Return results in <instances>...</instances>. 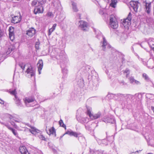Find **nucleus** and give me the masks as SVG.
<instances>
[{
  "label": "nucleus",
  "instance_id": "nucleus-1",
  "mask_svg": "<svg viewBox=\"0 0 154 154\" xmlns=\"http://www.w3.org/2000/svg\"><path fill=\"white\" fill-rule=\"evenodd\" d=\"M96 35V37L99 40H102L100 42V45L102 50L106 51L107 49L111 48V46L109 44L105 37L103 35L101 32L98 30H94Z\"/></svg>",
  "mask_w": 154,
  "mask_h": 154
},
{
  "label": "nucleus",
  "instance_id": "nucleus-2",
  "mask_svg": "<svg viewBox=\"0 0 154 154\" xmlns=\"http://www.w3.org/2000/svg\"><path fill=\"white\" fill-rule=\"evenodd\" d=\"M90 67L89 66H87L86 67L83 66L82 67V69L84 70L85 71L84 72L85 73L87 72L90 75H91L92 80L95 81V82L96 81L97 82H96V85H97L98 83V78L96 77V76H94V75H92L93 74L96 75V73L94 70L92 69V70H90Z\"/></svg>",
  "mask_w": 154,
  "mask_h": 154
},
{
  "label": "nucleus",
  "instance_id": "nucleus-3",
  "mask_svg": "<svg viewBox=\"0 0 154 154\" xmlns=\"http://www.w3.org/2000/svg\"><path fill=\"white\" fill-rule=\"evenodd\" d=\"M46 0H42L41 2L38 3V6L35 7L34 13L36 14H37L42 13L44 11L43 5L46 2Z\"/></svg>",
  "mask_w": 154,
  "mask_h": 154
},
{
  "label": "nucleus",
  "instance_id": "nucleus-4",
  "mask_svg": "<svg viewBox=\"0 0 154 154\" xmlns=\"http://www.w3.org/2000/svg\"><path fill=\"white\" fill-rule=\"evenodd\" d=\"M26 125L31 128L30 129H29V131L32 134L35 135L36 136H38L41 140H45V137L42 134H38L39 130L36 128L35 127L31 126L29 125L26 124Z\"/></svg>",
  "mask_w": 154,
  "mask_h": 154
},
{
  "label": "nucleus",
  "instance_id": "nucleus-5",
  "mask_svg": "<svg viewBox=\"0 0 154 154\" xmlns=\"http://www.w3.org/2000/svg\"><path fill=\"white\" fill-rule=\"evenodd\" d=\"M79 28L84 32L88 31V23L84 20H80L78 23Z\"/></svg>",
  "mask_w": 154,
  "mask_h": 154
},
{
  "label": "nucleus",
  "instance_id": "nucleus-6",
  "mask_svg": "<svg viewBox=\"0 0 154 154\" xmlns=\"http://www.w3.org/2000/svg\"><path fill=\"white\" fill-rule=\"evenodd\" d=\"M109 25L113 29H116L118 27V23L115 16L110 15L109 16Z\"/></svg>",
  "mask_w": 154,
  "mask_h": 154
},
{
  "label": "nucleus",
  "instance_id": "nucleus-7",
  "mask_svg": "<svg viewBox=\"0 0 154 154\" xmlns=\"http://www.w3.org/2000/svg\"><path fill=\"white\" fill-rule=\"evenodd\" d=\"M66 134H68L70 136H73L75 137H78V140H79V137H82L81 136V134L80 133H77L76 132H74L71 130H67V131L63 135L60 137V139H61Z\"/></svg>",
  "mask_w": 154,
  "mask_h": 154
},
{
  "label": "nucleus",
  "instance_id": "nucleus-8",
  "mask_svg": "<svg viewBox=\"0 0 154 154\" xmlns=\"http://www.w3.org/2000/svg\"><path fill=\"white\" fill-rule=\"evenodd\" d=\"M91 108H87V114L92 119H95L99 118L101 115V113L100 112H98L97 113L92 114L91 113Z\"/></svg>",
  "mask_w": 154,
  "mask_h": 154
},
{
  "label": "nucleus",
  "instance_id": "nucleus-9",
  "mask_svg": "<svg viewBox=\"0 0 154 154\" xmlns=\"http://www.w3.org/2000/svg\"><path fill=\"white\" fill-rule=\"evenodd\" d=\"M108 96L109 98L114 99L115 100H122L124 99L125 94H108Z\"/></svg>",
  "mask_w": 154,
  "mask_h": 154
},
{
  "label": "nucleus",
  "instance_id": "nucleus-10",
  "mask_svg": "<svg viewBox=\"0 0 154 154\" xmlns=\"http://www.w3.org/2000/svg\"><path fill=\"white\" fill-rule=\"evenodd\" d=\"M131 14L130 12L127 18L124 19L122 23V24L125 28L128 27V26L131 24V20L132 19Z\"/></svg>",
  "mask_w": 154,
  "mask_h": 154
},
{
  "label": "nucleus",
  "instance_id": "nucleus-11",
  "mask_svg": "<svg viewBox=\"0 0 154 154\" xmlns=\"http://www.w3.org/2000/svg\"><path fill=\"white\" fill-rule=\"evenodd\" d=\"M145 138L149 145L154 146V133L146 136Z\"/></svg>",
  "mask_w": 154,
  "mask_h": 154
},
{
  "label": "nucleus",
  "instance_id": "nucleus-12",
  "mask_svg": "<svg viewBox=\"0 0 154 154\" xmlns=\"http://www.w3.org/2000/svg\"><path fill=\"white\" fill-rule=\"evenodd\" d=\"M144 10L147 14H149L151 11V3L147 2L146 1L143 2Z\"/></svg>",
  "mask_w": 154,
  "mask_h": 154
},
{
  "label": "nucleus",
  "instance_id": "nucleus-13",
  "mask_svg": "<svg viewBox=\"0 0 154 154\" xmlns=\"http://www.w3.org/2000/svg\"><path fill=\"white\" fill-rule=\"evenodd\" d=\"M103 122L105 123H109L111 124H113L115 122V120L112 116L110 117L105 116L102 119Z\"/></svg>",
  "mask_w": 154,
  "mask_h": 154
},
{
  "label": "nucleus",
  "instance_id": "nucleus-14",
  "mask_svg": "<svg viewBox=\"0 0 154 154\" xmlns=\"http://www.w3.org/2000/svg\"><path fill=\"white\" fill-rule=\"evenodd\" d=\"M26 72L27 73V76L29 77V75L31 77H34L35 70L31 66H29L27 69Z\"/></svg>",
  "mask_w": 154,
  "mask_h": 154
},
{
  "label": "nucleus",
  "instance_id": "nucleus-15",
  "mask_svg": "<svg viewBox=\"0 0 154 154\" xmlns=\"http://www.w3.org/2000/svg\"><path fill=\"white\" fill-rule=\"evenodd\" d=\"M52 4L57 10L62 8L61 5L59 0H53L52 1Z\"/></svg>",
  "mask_w": 154,
  "mask_h": 154
},
{
  "label": "nucleus",
  "instance_id": "nucleus-16",
  "mask_svg": "<svg viewBox=\"0 0 154 154\" xmlns=\"http://www.w3.org/2000/svg\"><path fill=\"white\" fill-rule=\"evenodd\" d=\"M36 30L33 28H31L26 31V34L28 35L29 38L32 37L36 33Z\"/></svg>",
  "mask_w": 154,
  "mask_h": 154
},
{
  "label": "nucleus",
  "instance_id": "nucleus-17",
  "mask_svg": "<svg viewBox=\"0 0 154 154\" xmlns=\"http://www.w3.org/2000/svg\"><path fill=\"white\" fill-rule=\"evenodd\" d=\"M139 2L138 1H131L130 2V5L132 8L134 10L137 12L139 7Z\"/></svg>",
  "mask_w": 154,
  "mask_h": 154
},
{
  "label": "nucleus",
  "instance_id": "nucleus-18",
  "mask_svg": "<svg viewBox=\"0 0 154 154\" xmlns=\"http://www.w3.org/2000/svg\"><path fill=\"white\" fill-rule=\"evenodd\" d=\"M21 20V17L19 14V16H15L12 17L11 20V22L12 23H17L20 22Z\"/></svg>",
  "mask_w": 154,
  "mask_h": 154
},
{
  "label": "nucleus",
  "instance_id": "nucleus-19",
  "mask_svg": "<svg viewBox=\"0 0 154 154\" xmlns=\"http://www.w3.org/2000/svg\"><path fill=\"white\" fill-rule=\"evenodd\" d=\"M79 90H74L71 94L70 100H76L78 98Z\"/></svg>",
  "mask_w": 154,
  "mask_h": 154
},
{
  "label": "nucleus",
  "instance_id": "nucleus-20",
  "mask_svg": "<svg viewBox=\"0 0 154 154\" xmlns=\"http://www.w3.org/2000/svg\"><path fill=\"white\" fill-rule=\"evenodd\" d=\"M38 66V73L39 74H41V70L43 66V62L42 60H39L37 63Z\"/></svg>",
  "mask_w": 154,
  "mask_h": 154
},
{
  "label": "nucleus",
  "instance_id": "nucleus-21",
  "mask_svg": "<svg viewBox=\"0 0 154 154\" xmlns=\"http://www.w3.org/2000/svg\"><path fill=\"white\" fill-rule=\"evenodd\" d=\"M5 126H6L8 129L11 131L13 134L17 137L18 138V133L17 132V131L13 128L10 127L9 125H5Z\"/></svg>",
  "mask_w": 154,
  "mask_h": 154
},
{
  "label": "nucleus",
  "instance_id": "nucleus-22",
  "mask_svg": "<svg viewBox=\"0 0 154 154\" xmlns=\"http://www.w3.org/2000/svg\"><path fill=\"white\" fill-rule=\"evenodd\" d=\"M146 21L149 26L153 28H154V20L151 17H149L146 20Z\"/></svg>",
  "mask_w": 154,
  "mask_h": 154
},
{
  "label": "nucleus",
  "instance_id": "nucleus-23",
  "mask_svg": "<svg viewBox=\"0 0 154 154\" xmlns=\"http://www.w3.org/2000/svg\"><path fill=\"white\" fill-rule=\"evenodd\" d=\"M19 150L22 154H29L24 146H20L19 148Z\"/></svg>",
  "mask_w": 154,
  "mask_h": 154
},
{
  "label": "nucleus",
  "instance_id": "nucleus-24",
  "mask_svg": "<svg viewBox=\"0 0 154 154\" xmlns=\"http://www.w3.org/2000/svg\"><path fill=\"white\" fill-rule=\"evenodd\" d=\"M15 49V47L14 44L10 45L8 47V50L6 52L7 54H9L13 51Z\"/></svg>",
  "mask_w": 154,
  "mask_h": 154
},
{
  "label": "nucleus",
  "instance_id": "nucleus-25",
  "mask_svg": "<svg viewBox=\"0 0 154 154\" xmlns=\"http://www.w3.org/2000/svg\"><path fill=\"white\" fill-rule=\"evenodd\" d=\"M34 100V99L32 97H26L23 99V100L26 105L27 106H28V103L33 102Z\"/></svg>",
  "mask_w": 154,
  "mask_h": 154
},
{
  "label": "nucleus",
  "instance_id": "nucleus-26",
  "mask_svg": "<svg viewBox=\"0 0 154 154\" xmlns=\"http://www.w3.org/2000/svg\"><path fill=\"white\" fill-rule=\"evenodd\" d=\"M48 131V132H47V133L49 135H54V137L56 136L55 130L53 127L49 129Z\"/></svg>",
  "mask_w": 154,
  "mask_h": 154
},
{
  "label": "nucleus",
  "instance_id": "nucleus-27",
  "mask_svg": "<svg viewBox=\"0 0 154 154\" xmlns=\"http://www.w3.org/2000/svg\"><path fill=\"white\" fill-rule=\"evenodd\" d=\"M64 52L62 51H61L59 54H57L56 57L57 59H62L64 56Z\"/></svg>",
  "mask_w": 154,
  "mask_h": 154
},
{
  "label": "nucleus",
  "instance_id": "nucleus-28",
  "mask_svg": "<svg viewBox=\"0 0 154 154\" xmlns=\"http://www.w3.org/2000/svg\"><path fill=\"white\" fill-rule=\"evenodd\" d=\"M76 81L77 82V84L78 85V87L77 90H78L80 88V87L83 84V79L81 78L79 79H76Z\"/></svg>",
  "mask_w": 154,
  "mask_h": 154
},
{
  "label": "nucleus",
  "instance_id": "nucleus-29",
  "mask_svg": "<svg viewBox=\"0 0 154 154\" xmlns=\"http://www.w3.org/2000/svg\"><path fill=\"white\" fill-rule=\"evenodd\" d=\"M79 122L82 124L86 123L89 121V119L87 118H82L79 120Z\"/></svg>",
  "mask_w": 154,
  "mask_h": 154
},
{
  "label": "nucleus",
  "instance_id": "nucleus-30",
  "mask_svg": "<svg viewBox=\"0 0 154 154\" xmlns=\"http://www.w3.org/2000/svg\"><path fill=\"white\" fill-rule=\"evenodd\" d=\"M14 100L15 101V103L18 106H22V104L20 102V100L17 97H15Z\"/></svg>",
  "mask_w": 154,
  "mask_h": 154
},
{
  "label": "nucleus",
  "instance_id": "nucleus-31",
  "mask_svg": "<svg viewBox=\"0 0 154 154\" xmlns=\"http://www.w3.org/2000/svg\"><path fill=\"white\" fill-rule=\"evenodd\" d=\"M11 27H10L9 29V37L10 40L11 41H13L14 38V34L13 31H11Z\"/></svg>",
  "mask_w": 154,
  "mask_h": 154
},
{
  "label": "nucleus",
  "instance_id": "nucleus-32",
  "mask_svg": "<svg viewBox=\"0 0 154 154\" xmlns=\"http://www.w3.org/2000/svg\"><path fill=\"white\" fill-rule=\"evenodd\" d=\"M57 26V24L55 23L53 24L52 27L49 29L48 35H50L51 33L54 30Z\"/></svg>",
  "mask_w": 154,
  "mask_h": 154
},
{
  "label": "nucleus",
  "instance_id": "nucleus-33",
  "mask_svg": "<svg viewBox=\"0 0 154 154\" xmlns=\"http://www.w3.org/2000/svg\"><path fill=\"white\" fill-rule=\"evenodd\" d=\"M149 47L153 49L154 48V39H149L148 42Z\"/></svg>",
  "mask_w": 154,
  "mask_h": 154
},
{
  "label": "nucleus",
  "instance_id": "nucleus-34",
  "mask_svg": "<svg viewBox=\"0 0 154 154\" xmlns=\"http://www.w3.org/2000/svg\"><path fill=\"white\" fill-rule=\"evenodd\" d=\"M72 9L74 12H77L78 11V9L77 7V4L73 2H72Z\"/></svg>",
  "mask_w": 154,
  "mask_h": 154
},
{
  "label": "nucleus",
  "instance_id": "nucleus-35",
  "mask_svg": "<svg viewBox=\"0 0 154 154\" xmlns=\"http://www.w3.org/2000/svg\"><path fill=\"white\" fill-rule=\"evenodd\" d=\"M41 1H38L37 0H33L31 3V5L32 6H38L39 2H41Z\"/></svg>",
  "mask_w": 154,
  "mask_h": 154
},
{
  "label": "nucleus",
  "instance_id": "nucleus-36",
  "mask_svg": "<svg viewBox=\"0 0 154 154\" xmlns=\"http://www.w3.org/2000/svg\"><path fill=\"white\" fill-rule=\"evenodd\" d=\"M133 96L130 94H125L124 99L127 100H128L133 98Z\"/></svg>",
  "mask_w": 154,
  "mask_h": 154
},
{
  "label": "nucleus",
  "instance_id": "nucleus-37",
  "mask_svg": "<svg viewBox=\"0 0 154 154\" xmlns=\"http://www.w3.org/2000/svg\"><path fill=\"white\" fill-rule=\"evenodd\" d=\"M143 77L146 81H149L154 86L152 82L149 79L147 74L145 73H144L143 74Z\"/></svg>",
  "mask_w": 154,
  "mask_h": 154
},
{
  "label": "nucleus",
  "instance_id": "nucleus-38",
  "mask_svg": "<svg viewBox=\"0 0 154 154\" xmlns=\"http://www.w3.org/2000/svg\"><path fill=\"white\" fill-rule=\"evenodd\" d=\"M146 97L152 100V101H153V100L154 99V95L152 94H146Z\"/></svg>",
  "mask_w": 154,
  "mask_h": 154
},
{
  "label": "nucleus",
  "instance_id": "nucleus-39",
  "mask_svg": "<svg viewBox=\"0 0 154 154\" xmlns=\"http://www.w3.org/2000/svg\"><path fill=\"white\" fill-rule=\"evenodd\" d=\"M117 1L116 0H111V2L110 4V6L113 8L116 7Z\"/></svg>",
  "mask_w": 154,
  "mask_h": 154
},
{
  "label": "nucleus",
  "instance_id": "nucleus-40",
  "mask_svg": "<svg viewBox=\"0 0 154 154\" xmlns=\"http://www.w3.org/2000/svg\"><path fill=\"white\" fill-rule=\"evenodd\" d=\"M68 70L66 68H64L62 69V71L63 75V76L62 78H64L65 77V76L67 75L68 73Z\"/></svg>",
  "mask_w": 154,
  "mask_h": 154
},
{
  "label": "nucleus",
  "instance_id": "nucleus-41",
  "mask_svg": "<svg viewBox=\"0 0 154 154\" xmlns=\"http://www.w3.org/2000/svg\"><path fill=\"white\" fill-rule=\"evenodd\" d=\"M5 116L6 117H7L8 118H9L10 119H11L13 118V120H14L15 122H20V121L19 120H16L14 119V118L11 115L9 114H6L5 115Z\"/></svg>",
  "mask_w": 154,
  "mask_h": 154
},
{
  "label": "nucleus",
  "instance_id": "nucleus-42",
  "mask_svg": "<svg viewBox=\"0 0 154 154\" xmlns=\"http://www.w3.org/2000/svg\"><path fill=\"white\" fill-rule=\"evenodd\" d=\"M9 92L10 94L12 95H14V96L15 97H17V92L16 90V89H14L13 90H10L9 91Z\"/></svg>",
  "mask_w": 154,
  "mask_h": 154
},
{
  "label": "nucleus",
  "instance_id": "nucleus-43",
  "mask_svg": "<svg viewBox=\"0 0 154 154\" xmlns=\"http://www.w3.org/2000/svg\"><path fill=\"white\" fill-rule=\"evenodd\" d=\"M59 124L60 126L64 128L65 129H66V125L64 124L63 120L61 119H60L59 121Z\"/></svg>",
  "mask_w": 154,
  "mask_h": 154
},
{
  "label": "nucleus",
  "instance_id": "nucleus-44",
  "mask_svg": "<svg viewBox=\"0 0 154 154\" xmlns=\"http://www.w3.org/2000/svg\"><path fill=\"white\" fill-rule=\"evenodd\" d=\"M123 72L124 74L126 75V77H127L128 75L130 74V71L127 68Z\"/></svg>",
  "mask_w": 154,
  "mask_h": 154
},
{
  "label": "nucleus",
  "instance_id": "nucleus-45",
  "mask_svg": "<svg viewBox=\"0 0 154 154\" xmlns=\"http://www.w3.org/2000/svg\"><path fill=\"white\" fill-rule=\"evenodd\" d=\"M19 65L20 68L22 69L23 71L24 70L25 65L24 63H19Z\"/></svg>",
  "mask_w": 154,
  "mask_h": 154
},
{
  "label": "nucleus",
  "instance_id": "nucleus-46",
  "mask_svg": "<svg viewBox=\"0 0 154 154\" xmlns=\"http://www.w3.org/2000/svg\"><path fill=\"white\" fill-rule=\"evenodd\" d=\"M129 80L131 83L133 84L134 83L135 79L133 77H131L129 78Z\"/></svg>",
  "mask_w": 154,
  "mask_h": 154
},
{
  "label": "nucleus",
  "instance_id": "nucleus-47",
  "mask_svg": "<svg viewBox=\"0 0 154 154\" xmlns=\"http://www.w3.org/2000/svg\"><path fill=\"white\" fill-rule=\"evenodd\" d=\"M40 44V43L39 41L38 42H36L35 43V47L36 49L38 50L39 49Z\"/></svg>",
  "mask_w": 154,
  "mask_h": 154
},
{
  "label": "nucleus",
  "instance_id": "nucleus-48",
  "mask_svg": "<svg viewBox=\"0 0 154 154\" xmlns=\"http://www.w3.org/2000/svg\"><path fill=\"white\" fill-rule=\"evenodd\" d=\"M47 15L50 17H54V14L51 12H48L47 14Z\"/></svg>",
  "mask_w": 154,
  "mask_h": 154
},
{
  "label": "nucleus",
  "instance_id": "nucleus-49",
  "mask_svg": "<svg viewBox=\"0 0 154 154\" xmlns=\"http://www.w3.org/2000/svg\"><path fill=\"white\" fill-rule=\"evenodd\" d=\"M96 140L97 142H98V143L99 144H102V140H101L99 138H97L96 137H95Z\"/></svg>",
  "mask_w": 154,
  "mask_h": 154
},
{
  "label": "nucleus",
  "instance_id": "nucleus-50",
  "mask_svg": "<svg viewBox=\"0 0 154 154\" xmlns=\"http://www.w3.org/2000/svg\"><path fill=\"white\" fill-rule=\"evenodd\" d=\"M133 85H140L141 84L140 82V81H138L136 80L134 81V83Z\"/></svg>",
  "mask_w": 154,
  "mask_h": 154
},
{
  "label": "nucleus",
  "instance_id": "nucleus-51",
  "mask_svg": "<svg viewBox=\"0 0 154 154\" xmlns=\"http://www.w3.org/2000/svg\"><path fill=\"white\" fill-rule=\"evenodd\" d=\"M101 142L102 144H104L105 145L107 144V140L105 139H102Z\"/></svg>",
  "mask_w": 154,
  "mask_h": 154
},
{
  "label": "nucleus",
  "instance_id": "nucleus-52",
  "mask_svg": "<svg viewBox=\"0 0 154 154\" xmlns=\"http://www.w3.org/2000/svg\"><path fill=\"white\" fill-rule=\"evenodd\" d=\"M142 62L143 64L145 66H146L147 65V62L146 60L142 59Z\"/></svg>",
  "mask_w": 154,
  "mask_h": 154
},
{
  "label": "nucleus",
  "instance_id": "nucleus-53",
  "mask_svg": "<svg viewBox=\"0 0 154 154\" xmlns=\"http://www.w3.org/2000/svg\"><path fill=\"white\" fill-rule=\"evenodd\" d=\"M120 83L122 85H125L126 84V83L123 81H122L120 82Z\"/></svg>",
  "mask_w": 154,
  "mask_h": 154
},
{
  "label": "nucleus",
  "instance_id": "nucleus-54",
  "mask_svg": "<svg viewBox=\"0 0 154 154\" xmlns=\"http://www.w3.org/2000/svg\"><path fill=\"white\" fill-rule=\"evenodd\" d=\"M3 57L2 55L0 54V63L3 61Z\"/></svg>",
  "mask_w": 154,
  "mask_h": 154
},
{
  "label": "nucleus",
  "instance_id": "nucleus-55",
  "mask_svg": "<svg viewBox=\"0 0 154 154\" xmlns=\"http://www.w3.org/2000/svg\"><path fill=\"white\" fill-rule=\"evenodd\" d=\"M85 127L86 129L88 130H90L91 128L90 127H89L87 125H85Z\"/></svg>",
  "mask_w": 154,
  "mask_h": 154
},
{
  "label": "nucleus",
  "instance_id": "nucleus-56",
  "mask_svg": "<svg viewBox=\"0 0 154 154\" xmlns=\"http://www.w3.org/2000/svg\"><path fill=\"white\" fill-rule=\"evenodd\" d=\"M147 67L149 69H152L154 67L153 65H149L147 66Z\"/></svg>",
  "mask_w": 154,
  "mask_h": 154
},
{
  "label": "nucleus",
  "instance_id": "nucleus-57",
  "mask_svg": "<svg viewBox=\"0 0 154 154\" xmlns=\"http://www.w3.org/2000/svg\"><path fill=\"white\" fill-rule=\"evenodd\" d=\"M99 14L101 15H103V11L100 10L99 11Z\"/></svg>",
  "mask_w": 154,
  "mask_h": 154
},
{
  "label": "nucleus",
  "instance_id": "nucleus-58",
  "mask_svg": "<svg viewBox=\"0 0 154 154\" xmlns=\"http://www.w3.org/2000/svg\"><path fill=\"white\" fill-rule=\"evenodd\" d=\"M77 16L78 17H79V19H81V14H78L77 15Z\"/></svg>",
  "mask_w": 154,
  "mask_h": 154
},
{
  "label": "nucleus",
  "instance_id": "nucleus-59",
  "mask_svg": "<svg viewBox=\"0 0 154 154\" xmlns=\"http://www.w3.org/2000/svg\"><path fill=\"white\" fill-rule=\"evenodd\" d=\"M0 103L2 104H4V101L2 100L1 99H0Z\"/></svg>",
  "mask_w": 154,
  "mask_h": 154
},
{
  "label": "nucleus",
  "instance_id": "nucleus-60",
  "mask_svg": "<svg viewBox=\"0 0 154 154\" xmlns=\"http://www.w3.org/2000/svg\"><path fill=\"white\" fill-rule=\"evenodd\" d=\"M10 123L11 124V125L13 126H14V124H15V123L14 122H13L12 121H11L10 122Z\"/></svg>",
  "mask_w": 154,
  "mask_h": 154
},
{
  "label": "nucleus",
  "instance_id": "nucleus-61",
  "mask_svg": "<svg viewBox=\"0 0 154 154\" xmlns=\"http://www.w3.org/2000/svg\"><path fill=\"white\" fill-rule=\"evenodd\" d=\"M14 127L16 129L17 128V126L16 124H14Z\"/></svg>",
  "mask_w": 154,
  "mask_h": 154
},
{
  "label": "nucleus",
  "instance_id": "nucleus-62",
  "mask_svg": "<svg viewBox=\"0 0 154 154\" xmlns=\"http://www.w3.org/2000/svg\"><path fill=\"white\" fill-rule=\"evenodd\" d=\"M151 109L153 110V112L154 113V107L151 106Z\"/></svg>",
  "mask_w": 154,
  "mask_h": 154
},
{
  "label": "nucleus",
  "instance_id": "nucleus-63",
  "mask_svg": "<svg viewBox=\"0 0 154 154\" xmlns=\"http://www.w3.org/2000/svg\"><path fill=\"white\" fill-rule=\"evenodd\" d=\"M0 123L2 125H4L5 126V125H8L7 124H5L3 122H0Z\"/></svg>",
  "mask_w": 154,
  "mask_h": 154
},
{
  "label": "nucleus",
  "instance_id": "nucleus-64",
  "mask_svg": "<svg viewBox=\"0 0 154 154\" xmlns=\"http://www.w3.org/2000/svg\"><path fill=\"white\" fill-rule=\"evenodd\" d=\"M138 152V151H137L136 152H132V154H134L136 152Z\"/></svg>",
  "mask_w": 154,
  "mask_h": 154
}]
</instances>
